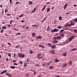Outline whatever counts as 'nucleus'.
<instances>
[{"label": "nucleus", "instance_id": "nucleus-1", "mask_svg": "<svg viewBox=\"0 0 77 77\" xmlns=\"http://www.w3.org/2000/svg\"><path fill=\"white\" fill-rule=\"evenodd\" d=\"M18 57H21L23 58V57H25V55L21 53H19L18 54Z\"/></svg>", "mask_w": 77, "mask_h": 77}, {"label": "nucleus", "instance_id": "nucleus-2", "mask_svg": "<svg viewBox=\"0 0 77 77\" xmlns=\"http://www.w3.org/2000/svg\"><path fill=\"white\" fill-rule=\"evenodd\" d=\"M59 29H54L53 30H51V32L52 33H54V32H58Z\"/></svg>", "mask_w": 77, "mask_h": 77}, {"label": "nucleus", "instance_id": "nucleus-3", "mask_svg": "<svg viewBox=\"0 0 77 77\" xmlns=\"http://www.w3.org/2000/svg\"><path fill=\"white\" fill-rule=\"evenodd\" d=\"M74 39V36H71L69 38V42H71V41H72V40Z\"/></svg>", "mask_w": 77, "mask_h": 77}, {"label": "nucleus", "instance_id": "nucleus-4", "mask_svg": "<svg viewBox=\"0 0 77 77\" xmlns=\"http://www.w3.org/2000/svg\"><path fill=\"white\" fill-rule=\"evenodd\" d=\"M41 54H39L37 55V57L38 58V59H42V57H41Z\"/></svg>", "mask_w": 77, "mask_h": 77}, {"label": "nucleus", "instance_id": "nucleus-5", "mask_svg": "<svg viewBox=\"0 0 77 77\" xmlns=\"http://www.w3.org/2000/svg\"><path fill=\"white\" fill-rule=\"evenodd\" d=\"M49 53H52V54H54V53H55V51H54V50H52L50 51Z\"/></svg>", "mask_w": 77, "mask_h": 77}, {"label": "nucleus", "instance_id": "nucleus-6", "mask_svg": "<svg viewBox=\"0 0 77 77\" xmlns=\"http://www.w3.org/2000/svg\"><path fill=\"white\" fill-rule=\"evenodd\" d=\"M74 23L73 21H72L71 24L69 25V26H74Z\"/></svg>", "mask_w": 77, "mask_h": 77}, {"label": "nucleus", "instance_id": "nucleus-7", "mask_svg": "<svg viewBox=\"0 0 77 77\" xmlns=\"http://www.w3.org/2000/svg\"><path fill=\"white\" fill-rule=\"evenodd\" d=\"M5 75H8V76H9L10 77H12V75H11V74H9L8 73H5Z\"/></svg>", "mask_w": 77, "mask_h": 77}, {"label": "nucleus", "instance_id": "nucleus-8", "mask_svg": "<svg viewBox=\"0 0 77 77\" xmlns=\"http://www.w3.org/2000/svg\"><path fill=\"white\" fill-rule=\"evenodd\" d=\"M50 69H54V67L53 66H51L49 67Z\"/></svg>", "mask_w": 77, "mask_h": 77}, {"label": "nucleus", "instance_id": "nucleus-9", "mask_svg": "<svg viewBox=\"0 0 77 77\" xmlns=\"http://www.w3.org/2000/svg\"><path fill=\"white\" fill-rule=\"evenodd\" d=\"M6 72H7V70H4L1 73V74H4V73H5Z\"/></svg>", "mask_w": 77, "mask_h": 77}, {"label": "nucleus", "instance_id": "nucleus-10", "mask_svg": "<svg viewBox=\"0 0 77 77\" xmlns=\"http://www.w3.org/2000/svg\"><path fill=\"white\" fill-rule=\"evenodd\" d=\"M42 37V36H40L38 35L37 36V37L36 38L37 39H41Z\"/></svg>", "mask_w": 77, "mask_h": 77}, {"label": "nucleus", "instance_id": "nucleus-11", "mask_svg": "<svg viewBox=\"0 0 77 77\" xmlns=\"http://www.w3.org/2000/svg\"><path fill=\"white\" fill-rule=\"evenodd\" d=\"M46 7V5H44V6L42 10V11H44L45 10V8Z\"/></svg>", "mask_w": 77, "mask_h": 77}, {"label": "nucleus", "instance_id": "nucleus-12", "mask_svg": "<svg viewBox=\"0 0 77 77\" xmlns=\"http://www.w3.org/2000/svg\"><path fill=\"white\" fill-rule=\"evenodd\" d=\"M66 65H67V64H66V63L64 64L63 65L62 68H65V67L66 66Z\"/></svg>", "mask_w": 77, "mask_h": 77}, {"label": "nucleus", "instance_id": "nucleus-13", "mask_svg": "<svg viewBox=\"0 0 77 77\" xmlns=\"http://www.w3.org/2000/svg\"><path fill=\"white\" fill-rule=\"evenodd\" d=\"M75 50H77V48H75L73 49H72L71 50V51H75Z\"/></svg>", "mask_w": 77, "mask_h": 77}, {"label": "nucleus", "instance_id": "nucleus-14", "mask_svg": "<svg viewBox=\"0 0 77 77\" xmlns=\"http://www.w3.org/2000/svg\"><path fill=\"white\" fill-rule=\"evenodd\" d=\"M56 47V46L55 45H54L52 46L51 47L52 49H53L55 47Z\"/></svg>", "mask_w": 77, "mask_h": 77}, {"label": "nucleus", "instance_id": "nucleus-15", "mask_svg": "<svg viewBox=\"0 0 77 77\" xmlns=\"http://www.w3.org/2000/svg\"><path fill=\"white\" fill-rule=\"evenodd\" d=\"M66 54H67L66 52H65L62 54V56H64V57L66 56Z\"/></svg>", "mask_w": 77, "mask_h": 77}, {"label": "nucleus", "instance_id": "nucleus-16", "mask_svg": "<svg viewBox=\"0 0 77 77\" xmlns=\"http://www.w3.org/2000/svg\"><path fill=\"white\" fill-rule=\"evenodd\" d=\"M39 46L40 47H42V48H45V46H43L41 45H39Z\"/></svg>", "mask_w": 77, "mask_h": 77}, {"label": "nucleus", "instance_id": "nucleus-17", "mask_svg": "<svg viewBox=\"0 0 77 77\" xmlns=\"http://www.w3.org/2000/svg\"><path fill=\"white\" fill-rule=\"evenodd\" d=\"M32 35L33 37H35V35H36L35 34V33L34 32H33L32 34Z\"/></svg>", "mask_w": 77, "mask_h": 77}, {"label": "nucleus", "instance_id": "nucleus-18", "mask_svg": "<svg viewBox=\"0 0 77 77\" xmlns=\"http://www.w3.org/2000/svg\"><path fill=\"white\" fill-rule=\"evenodd\" d=\"M55 61L56 63L59 62V60H57V59L56 58L55 60Z\"/></svg>", "mask_w": 77, "mask_h": 77}, {"label": "nucleus", "instance_id": "nucleus-19", "mask_svg": "<svg viewBox=\"0 0 77 77\" xmlns=\"http://www.w3.org/2000/svg\"><path fill=\"white\" fill-rule=\"evenodd\" d=\"M57 38L58 40H60L61 39V37L60 36L57 37Z\"/></svg>", "mask_w": 77, "mask_h": 77}, {"label": "nucleus", "instance_id": "nucleus-20", "mask_svg": "<svg viewBox=\"0 0 77 77\" xmlns=\"http://www.w3.org/2000/svg\"><path fill=\"white\" fill-rule=\"evenodd\" d=\"M47 45H49L51 47H52L51 44L50 43H48V44H47Z\"/></svg>", "mask_w": 77, "mask_h": 77}, {"label": "nucleus", "instance_id": "nucleus-21", "mask_svg": "<svg viewBox=\"0 0 77 77\" xmlns=\"http://www.w3.org/2000/svg\"><path fill=\"white\" fill-rule=\"evenodd\" d=\"M10 68H11V69H15V67L14 66H11Z\"/></svg>", "mask_w": 77, "mask_h": 77}, {"label": "nucleus", "instance_id": "nucleus-22", "mask_svg": "<svg viewBox=\"0 0 77 77\" xmlns=\"http://www.w3.org/2000/svg\"><path fill=\"white\" fill-rule=\"evenodd\" d=\"M58 41L57 40H55L54 41L53 43H58Z\"/></svg>", "mask_w": 77, "mask_h": 77}, {"label": "nucleus", "instance_id": "nucleus-23", "mask_svg": "<svg viewBox=\"0 0 77 77\" xmlns=\"http://www.w3.org/2000/svg\"><path fill=\"white\" fill-rule=\"evenodd\" d=\"M35 11H36V8H34L32 12V13H33L35 12Z\"/></svg>", "mask_w": 77, "mask_h": 77}, {"label": "nucleus", "instance_id": "nucleus-24", "mask_svg": "<svg viewBox=\"0 0 77 77\" xmlns=\"http://www.w3.org/2000/svg\"><path fill=\"white\" fill-rule=\"evenodd\" d=\"M52 62V61H50L48 63H47L46 64L47 65H50V64Z\"/></svg>", "mask_w": 77, "mask_h": 77}, {"label": "nucleus", "instance_id": "nucleus-25", "mask_svg": "<svg viewBox=\"0 0 77 77\" xmlns=\"http://www.w3.org/2000/svg\"><path fill=\"white\" fill-rule=\"evenodd\" d=\"M50 10V8H47V12H49Z\"/></svg>", "mask_w": 77, "mask_h": 77}, {"label": "nucleus", "instance_id": "nucleus-26", "mask_svg": "<svg viewBox=\"0 0 77 77\" xmlns=\"http://www.w3.org/2000/svg\"><path fill=\"white\" fill-rule=\"evenodd\" d=\"M68 26H70L69 25V24H67L66 25H65V27H68Z\"/></svg>", "mask_w": 77, "mask_h": 77}, {"label": "nucleus", "instance_id": "nucleus-27", "mask_svg": "<svg viewBox=\"0 0 77 77\" xmlns=\"http://www.w3.org/2000/svg\"><path fill=\"white\" fill-rule=\"evenodd\" d=\"M67 6V3L65 4V7H64V9H66V7Z\"/></svg>", "mask_w": 77, "mask_h": 77}, {"label": "nucleus", "instance_id": "nucleus-28", "mask_svg": "<svg viewBox=\"0 0 77 77\" xmlns=\"http://www.w3.org/2000/svg\"><path fill=\"white\" fill-rule=\"evenodd\" d=\"M59 20H62V17L61 16H60L59 17Z\"/></svg>", "mask_w": 77, "mask_h": 77}, {"label": "nucleus", "instance_id": "nucleus-29", "mask_svg": "<svg viewBox=\"0 0 77 77\" xmlns=\"http://www.w3.org/2000/svg\"><path fill=\"white\" fill-rule=\"evenodd\" d=\"M23 16H24V14H22L19 17L20 18H21V17H23Z\"/></svg>", "mask_w": 77, "mask_h": 77}, {"label": "nucleus", "instance_id": "nucleus-30", "mask_svg": "<svg viewBox=\"0 0 77 77\" xmlns=\"http://www.w3.org/2000/svg\"><path fill=\"white\" fill-rule=\"evenodd\" d=\"M58 28L59 29H61L62 28V27L60 26H58Z\"/></svg>", "mask_w": 77, "mask_h": 77}, {"label": "nucleus", "instance_id": "nucleus-31", "mask_svg": "<svg viewBox=\"0 0 77 77\" xmlns=\"http://www.w3.org/2000/svg\"><path fill=\"white\" fill-rule=\"evenodd\" d=\"M54 39L55 40H56V39H57V37H54Z\"/></svg>", "mask_w": 77, "mask_h": 77}, {"label": "nucleus", "instance_id": "nucleus-32", "mask_svg": "<svg viewBox=\"0 0 77 77\" xmlns=\"http://www.w3.org/2000/svg\"><path fill=\"white\" fill-rule=\"evenodd\" d=\"M32 1H29V5H32Z\"/></svg>", "mask_w": 77, "mask_h": 77}, {"label": "nucleus", "instance_id": "nucleus-33", "mask_svg": "<svg viewBox=\"0 0 77 77\" xmlns=\"http://www.w3.org/2000/svg\"><path fill=\"white\" fill-rule=\"evenodd\" d=\"M3 32H4V31L3 30V29H2L1 31V33H3Z\"/></svg>", "mask_w": 77, "mask_h": 77}, {"label": "nucleus", "instance_id": "nucleus-34", "mask_svg": "<svg viewBox=\"0 0 77 77\" xmlns=\"http://www.w3.org/2000/svg\"><path fill=\"white\" fill-rule=\"evenodd\" d=\"M74 21H75V22H77V18L75 19L74 20Z\"/></svg>", "mask_w": 77, "mask_h": 77}, {"label": "nucleus", "instance_id": "nucleus-35", "mask_svg": "<svg viewBox=\"0 0 77 77\" xmlns=\"http://www.w3.org/2000/svg\"><path fill=\"white\" fill-rule=\"evenodd\" d=\"M33 51H29V53H30L31 54H32L33 53Z\"/></svg>", "mask_w": 77, "mask_h": 77}, {"label": "nucleus", "instance_id": "nucleus-36", "mask_svg": "<svg viewBox=\"0 0 77 77\" xmlns=\"http://www.w3.org/2000/svg\"><path fill=\"white\" fill-rule=\"evenodd\" d=\"M63 31H64V29H61V30L60 32L62 33V32H63Z\"/></svg>", "mask_w": 77, "mask_h": 77}, {"label": "nucleus", "instance_id": "nucleus-37", "mask_svg": "<svg viewBox=\"0 0 77 77\" xmlns=\"http://www.w3.org/2000/svg\"><path fill=\"white\" fill-rule=\"evenodd\" d=\"M2 29H6V26H4L2 27Z\"/></svg>", "mask_w": 77, "mask_h": 77}, {"label": "nucleus", "instance_id": "nucleus-38", "mask_svg": "<svg viewBox=\"0 0 77 77\" xmlns=\"http://www.w3.org/2000/svg\"><path fill=\"white\" fill-rule=\"evenodd\" d=\"M65 35H64V34H62V35H61V36H62V38Z\"/></svg>", "mask_w": 77, "mask_h": 77}, {"label": "nucleus", "instance_id": "nucleus-39", "mask_svg": "<svg viewBox=\"0 0 77 77\" xmlns=\"http://www.w3.org/2000/svg\"><path fill=\"white\" fill-rule=\"evenodd\" d=\"M16 5H18V3L19 4H20V3L19 2H16Z\"/></svg>", "mask_w": 77, "mask_h": 77}, {"label": "nucleus", "instance_id": "nucleus-40", "mask_svg": "<svg viewBox=\"0 0 77 77\" xmlns=\"http://www.w3.org/2000/svg\"><path fill=\"white\" fill-rule=\"evenodd\" d=\"M12 20H11L10 22V24H11L12 23Z\"/></svg>", "mask_w": 77, "mask_h": 77}, {"label": "nucleus", "instance_id": "nucleus-41", "mask_svg": "<svg viewBox=\"0 0 77 77\" xmlns=\"http://www.w3.org/2000/svg\"><path fill=\"white\" fill-rule=\"evenodd\" d=\"M74 32L75 33H77V30H75L74 31Z\"/></svg>", "mask_w": 77, "mask_h": 77}, {"label": "nucleus", "instance_id": "nucleus-42", "mask_svg": "<svg viewBox=\"0 0 77 77\" xmlns=\"http://www.w3.org/2000/svg\"><path fill=\"white\" fill-rule=\"evenodd\" d=\"M8 56L9 57H11V55L10 54H8Z\"/></svg>", "mask_w": 77, "mask_h": 77}, {"label": "nucleus", "instance_id": "nucleus-43", "mask_svg": "<svg viewBox=\"0 0 77 77\" xmlns=\"http://www.w3.org/2000/svg\"><path fill=\"white\" fill-rule=\"evenodd\" d=\"M13 65H17V63H14L13 64Z\"/></svg>", "mask_w": 77, "mask_h": 77}, {"label": "nucleus", "instance_id": "nucleus-44", "mask_svg": "<svg viewBox=\"0 0 77 77\" xmlns=\"http://www.w3.org/2000/svg\"><path fill=\"white\" fill-rule=\"evenodd\" d=\"M10 4H12V0H10Z\"/></svg>", "mask_w": 77, "mask_h": 77}, {"label": "nucleus", "instance_id": "nucleus-45", "mask_svg": "<svg viewBox=\"0 0 77 77\" xmlns=\"http://www.w3.org/2000/svg\"><path fill=\"white\" fill-rule=\"evenodd\" d=\"M36 66H40L38 64H37L36 65Z\"/></svg>", "mask_w": 77, "mask_h": 77}, {"label": "nucleus", "instance_id": "nucleus-46", "mask_svg": "<svg viewBox=\"0 0 77 77\" xmlns=\"http://www.w3.org/2000/svg\"><path fill=\"white\" fill-rule=\"evenodd\" d=\"M14 57H15V56H16V55L15 54V53H14Z\"/></svg>", "mask_w": 77, "mask_h": 77}, {"label": "nucleus", "instance_id": "nucleus-47", "mask_svg": "<svg viewBox=\"0 0 77 77\" xmlns=\"http://www.w3.org/2000/svg\"><path fill=\"white\" fill-rule=\"evenodd\" d=\"M20 63L21 64V65H22V64H23V62L20 61Z\"/></svg>", "mask_w": 77, "mask_h": 77}, {"label": "nucleus", "instance_id": "nucleus-48", "mask_svg": "<svg viewBox=\"0 0 77 77\" xmlns=\"http://www.w3.org/2000/svg\"><path fill=\"white\" fill-rule=\"evenodd\" d=\"M69 62L70 65H71L72 64V62H71V61H70Z\"/></svg>", "mask_w": 77, "mask_h": 77}, {"label": "nucleus", "instance_id": "nucleus-49", "mask_svg": "<svg viewBox=\"0 0 77 77\" xmlns=\"http://www.w3.org/2000/svg\"><path fill=\"white\" fill-rule=\"evenodd\" d=\"M8 44L9 45H11V44L10 43H8Z\"/></svg>", "mask_w": 77, "mask_h": 77}, {"label": "nucleus", "instance_id": "nucleus-50", "mask_svg": "<svg viewBox=\"0 0 77 77\" xmlns=\"http://www.w3.org/2000/svg\"><path fill=\"white\" fill-rule=\"evenodd\" d=\"M47 18V16H46L43 20H45Z\"/></svg>", "mask_w": 77, "mask_h": 77}, {"label": "nucleus", "instance_id": "nucleus-51", "mask_svg": "<svg viewBox=\"0 0 77 77\" xmlns=\"http://www.w3.org/2000/svg\"><path fill=\"white\" fill-rule=\"evenodd\" d=\"M32 26H35V27H36V26H37V25H32Z\"/></svg>", "mask_w": 77, "mask_h": 77}, {"label": "nucleus", "instance_id": "nucleus-52", "mask_svg": "<svg viewBox=\"0 0 77 77\" xmlns=\"http://www.w3.org/2000/svg\"><path fill=\"white\" fill-rule=\"evenodd\" d=\"M36 74V72H35L34 73V75H35Z\"/></svg>", "mask_w": 77, "mask_h": 77}, {"label": "nucleus", "instance_id": "nucleus-53", "mask_svg": "<svg viewBox=\"0 0 77 77\" xmlns=\"http://www.w3.org/2000/svg\"><path fill=\"white\" fill-rule=\"evenodd\" d=\"M24 20H21V23H24Z\"/></svg>", "mask_w": 77, "mask_h": 77}, {"label": "nucleus", "instance_id": "nucleus-54", "mask_svg": "<svg viewBox=\"0 0 77 77\" xmlns=\"http://www.w3.org/2000/svg\"><path fill=\"white\" fill-rule=\"evenodd\" d=\"M8 27H11V25H8Z\"/></svg>", "mask_w": 77, "mask_h": 77}, {"label": "nucleus", "instance_id": "nucleus-55", "mask_svg": "<svg viewBox=\"0 0 77 77\" xmlns=\"http://www.w3.org/2000/svg\"><path fill=\"white\" fill-rule=\"evenodd\" d=\"M6 15H8V16H10V15H11V14H7Z\"/></svg>", "mask_w": 77, "mask_h": 77}, {"label": "nucleus", "instance_id": "nucleus-56", "mask_svg": "<svg viewBox=\"0 0 77 77\" xmlns=\"http://www.w3.org/2000/svg\"><path fill=\"white\" fill-rule=\"evenodd\" d=\"M18 46L17 45V46H16V48H18Z\"/></svg>", "mask_w": 77, "mask_h": 77}, {"label": "nucleus", "instance_id": "nucleus-57", "mask_svg": "<svg viewBox=\"0 0 77 77\" xmlns=\"http://www.w3.org/2000/svg\"><path fill=\"white\" fill-rule=\"evenodd\" d=\"M45 65V64H42V66H43V67H44V65Z\"/></svg>", "mask_w": 77, "mask_h": 77}, {"label": "nucleus", "instance_id": "nucleus-58", "mask_svg": "<svg viewBox=\"0 0 77 77\" xmlns=\"http://www.w3.org/2000/svg\"><path fill=\"white\" fill-rule=\"evenodd\" d=\"M66 14H70V13H69V12H66Z\"/></svg>", "mask_w": 77, "mask_h": 77}, {"label": "nucleus", "instance_id": "nucleus-59", "mask_svg": "<svg viewBox=\"0 0 77 77\" xmlns=\"http://www.w3.org/2000/svg\"><path fill=\"white\" fill-rule=\"evenodd\" d=\"M6 60H7V61H8L9 59H8V58H6Z\"/></svg>", "mask_w": 77, "mask_h": 77}, {"label": "nucleus", "instance_id": "nucleus-60", "mask_svg": "<svg viewBox=\"0 0 77 77\" xmlns=\"http://www.w3.org/2000/svg\"><path fill=\"white\" fill-rule=\"evenodd\" d=\"M26 29H27V30H28V29H29V27H26Z\"/></svg>", "mask_w": 77, "mask_h": 77}, {"label": "nucleus", "instance_id": "nucleus-61", "mask_svg": "<svg viewBox=\"0 0 77 77\" xmlns=\"http://www.w3.org/2000/svg\"><path fill=\"white\" fill-rule=\"evenodd\" d=\"M29 58H27V62H28L29 61Z\"/></svg>", "mask_w": 77, "mask_h": 77}, {"label": "nucleus", "instance_id": "nucleus-62", "mask_svg": "<svg viewBox=\"0 0 77 77\" xmlns=\"http://www.w3.org/2000/svg\"><path fill=\"white\" fill-rule=\"evenodd\" d=\"M50 29V26H48L47 28V29Z\"/></svg>", "mask_w": 77, "mask_h": 77}, {"label": "nucleus", "instance_id": "nucleus-63", "mask_svg": "<svg viewBox=\"0 0 77 77\" xmlns=\"http://www.w3.org/2000/svg\"><path fill=\"white\" fill-rule=\"evenodd\" d=\"M13 62H16V61L15 60H13Z\"/></svg>", "mask_w": 77, "mask_h": 77}, {"label": "nucleus", "instance_id": "nucleus-64", "mask_svg": "<svg viewBox=\"0 0 77 77\" xmlns=\"http://www.w3.org/2000/svg\"><path fill=\"white\" fill-rule=\"evenodd\" d=\"M55 77H59V75H57Z\"/></svg>", "mask_w": 77, "mask_h": 77}]
</instances>
